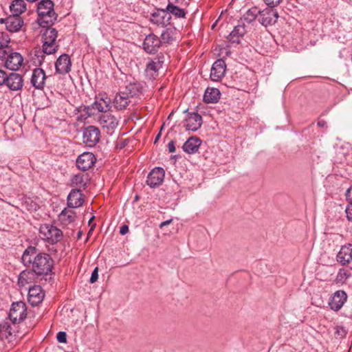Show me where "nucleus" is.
<instances>
[{
	"instance_id": "nucleus-1",
	"label": "nucleus",
	"mask_w": 352,
	"mask_h": 352,
	"mask_svg": "<svg viewBox=\"0 0 352 352\" xmlns=\"http://www.w3.org/2000/svg\"><path fill=\"white\" fill-rule=\"evenodd\" d=\"M22 261L25 265L31 267L38 276L50 273L54 265V261L49 254H36V249L31 246L23 252Z\"/></svg>"
},
{
	"instance_id": "nucleus-2",
	"label": "nucleus",
	"mask_w": 352,
	"mask_h": 352,
	"mask_svg": "<svg viewBox=\"0 0 352 352\" xmlns=\"http://www.w3.org/2000/svg\"><path fill=\"white\" fill-rule=\"evenodd\" d=\"M109 111L110 98L107 94H100L96 97L95 102L92 104L81 107L78 120L85 121L98 113H107Z\"/></svg>"
},
{
	"instance_id": "nucleus-3",
	"label": "nucleus",
	"mask_w": 352,
	"mask_h": 352,
	"mask_svg": "<svg viewBox=\"0 0 352 352\" xmlns=\"http://www.w3.org/2000/svg\"><path fill=\"white\" fill-rule=\"evenodd\" d=\"M23 56L12 50H4L0 54V65H3L7 69L17 71L23 64Z\"/></svg>"
},
{
	"instance_id": "nucleus-4",
	"label": "nucleus",
	"mask_w": 352,
	"mask_h": 352,
	"mask_svg": "<svg viewBox=\"0 0 352 352\" xmlns=\"http://www.w3.org/2000/svg\"><path fill=\"white\" fill-rule=\"evenodd\" d=\"M37 12L41 18V23H52L56 19L54 3L51 0H41L38 4Z\"/></svg>"
},
{
	"instance_id": "nucleus-5",
	"label": "nucleus",
	"mask_w": 352,
	"mask_h": 352,
	"mask_svg": "<svg viewBox=\"0 0 352 352\" xmlns=\"http://www.w3.org/2000/svg\"><path fill=\"white\" fill-rule=\"evenodd\" d=\"M57 31L52 27L47 28L43 33V50L46 54H52L56 52L58 49V45L56 40L57 38Z\"/></svg>"
},
{
	"instance_id": "nucleus-6",
	"label": "nucleus",
	"mask_w": 352,
	"mask_h": 352,
	"mask_svg": "<svg viewBox=\"0 0 352 352\" xmlns=\"http://www.w3.org/2000/svg\"><path fill=\"white\" fill-rule=\"evenodd\" d=\"M41 237L52 244L60 241L63 238V232L51 224L41 225L39 229Z\"/></svg>"
},
{
	"instance_id": "nucleus-7",
	"label": "nucleus",
	"mask_w": 352,
	"mask_h": 352,
	"mask_svg": "<svg viewBox=\"0 0 352 352\" xmlns=\"http://www.w3.org/2000/svg\"><path fill=\"white\" fill-rule=\"evenodd\" d=\"M27 307L25 302L19 301L13 302L9 312V318L13 323L23 321L27 315Z\"/></svg>"
},
{
	"instance_id": "nucleus-8",
	"label": "nucleus",
	"mask_w": 352,
	"mask_h": 352,
	"mask_svg": "<svg viewBox=\"0 0 352 352\" xmlns=\"http://www.w3.org/2000/svg\"><path fill=\"white\" fill-rule=\"evenodd\" d=\"M100 131L94 126H89L83 131V142L86 146L92 147L95 146L100 140Z\"/></svg>"
},
{
	"instance_id": "nucleus-9",
	"label": "nucleus",
	"mask_w": 352,
	"mask_h": 352,
	"mask_svg": "<svg viewBox=\"0 0 352 352\" xmlns=\"http://www.w3.org/2000/svg\"><path fill=\"white\" fill-rule=\"evenodd\" d=\"M150 21L157 26L166 27L170 24L171 16L166 9L157 10L151 14Z\"/></svg>"
},
{
	"instance_id": "nucleus-10",
	"label": "nucleus",
	"mask_w": 352,
	"mask_h": 352,
	"mask_svg": "<svg viewBox=\"0 0 352 352\" xmlns=\"http://www.w3.org/2000/svg\"><path fill=\"white\" fill-rule=\"evenodd\" d=\"M47 78V76L43 69L35 68L32 72L30 83L36 89L42 90L45 87Z\"/></svg>"
},
{
	"instance_id": "nucleus-11",
	"label": "nucleus",
	"mask_w": 352,
	"mask_h": 352,
	"mask_svg": "<svg viewBox=\"0 0 352 352\" xmlns=\"http://www.w3.org/2000/svg\"><path fill=\"white\" fill-rule=\"evenodd\" d=\"M165 172L162 168L156 167L148 174L146 184L151 188L159 186L164 179Z\"/></svg>"
},
{
	"instance_id": "nucleus-12",
	"label": "nucleus",
	"mask_w": 352,
	"mask_h": 352,
	"mask_svg": "<svg viewBox=\"0 0 352 352\" xmlns=\"http://www.w3.org/2000/svg\"><path fill=\"white\" fill-rule=\"evenodd\" d=\"M278 14L276 10L265 8L261 11L258 21L265 26L274 25L278 20Z\"/></svg>"
},
{
	"instance_id": "nucleus-13",
	"label": "nucleus",
	"mask_w": 352,
	"mask_h": 352,
	"mask_svg": "<svg viewBox=\"0 0 352 352\" xmlns=\"http://www.w3.org/2000/svg\"><path fill=\"white\" fill-rule=\"evenodd\" d=\"M96 161V158L92 153L85 152L78 157L76 165L79 169L85 171L91 168Z\"/></svg>"
},
{
	"instance_id": "nucleus-14",
	"label": "nucleus",
	"mask_w": 352,
	"mask_h": 352,
	"mask_svg": "<svg viewBox=\"0 0 352 352\" xmlns=\"http://www.w3.org/2000/svg\"><path fill=\"white\" fill-rule=\"evenodd\" d=\"M226 65L223 59L217 60L212 65L210 70V79L218 82L225 76Z\"/></svg>"
},
{
	"instance_id": "nucleus-15",
	"label": "nucleus",
	"mask_w": 352,
	"mask_h": 352,
	"mask_svg": "<svg viewBox=\"0 0 352 352\" xmlns=\"http://www.w3.org/2000/svg\"><path fill=\"white\" fill-rule=\"evenodd\" d=\"M162 44L160 38L154 34H149L143 42L144 50L149 54L156 52Z\"/></svg>"
},
{
	"instance_id": "nucleus-16",
	"label": "nucleus",
	"mask_w": 352,
	"mask_h": 352,
	"mask_svg": "<svg viewBox=\"0 0 352 352\" xmlns=\"http://www.w3.org/2000/svg\"><path fill=\"white\" fill-rule=\"evenodd\" d=\"M5 85L11 91H19L23 87L22 75L18 73H10L6 78Z\"/></svg>"
},
{
	"instance_id": "nucleus-17",
	"label": "nucleus",
	"mask_w": 352,
	"mask_h": 352,
	"mask_svg": "<svg viewBox=\"0 0 352 352\" xmlns=\"http://www.w3.org/2000/svg\"><path fill=\"white\" fill-rule=\"evenodd\" d=\"M202 124V118L197 112L188 113L184 121V126L188 131H195Z\"/></svg>"
},
{
	"instance_id": "nucleus-18",
	"label": "nucleus",
	"mask_w": 352,
	"mask_h": 352,
	"mask_svg": "<svg viewBox=\"0 0 352 352\" xmlns=\"http://www.w3.org/2000/svg\"><path fill=\"white\" fill-rule=\"evenodd\" d=\"M72 63L69 56L63 54L60 55L55 63L56 72L60 74H66L71 71Z\"/></svg>"
},
{
	"instance_id": "nucleus-19",
	"label": "nucleus",
	"mask_w": 352,
	"mask_h": 352,
	"mask_svg": "<svg viewBox=\"0 0 352 352\" xmlns=\"http://www.w3.org/2000/svg\"><path fill=\"white\" fill-rule=\"evenodd\" d=\"M347 299V295L345 292L342 290L336 291L331 297L329 305L331 309L338 311H339Z\"/></svg>"
},
{
	"instance_id": "nucleus-20",
	"label": "nucleus",
	"mask_w": 352,
	"mask_h": 352,
	"mask_svg": "<svg viewBox=\"0 0 352 352\" xmlns=\"http://www.w3.org/2000/svg\"><path fill=\"white\" fill-rule=\"evenodd\" d=\"M1 23L6 24V29L11 32H18L23 24L22 19L19 16L12 15L6 19H1Z\"/></svg>"
},
{
	"instance_id": "nucleus-21",
	"label": "nucleus",
	"mask_w": 352,
	"mask_h": 352,
	"mask_svg": "<svg viewBox=\"0 0 352 352\" xmlns=\"http://www.w3.org/2000/svg\"><path fill=\"white\" fill-rule=\"evenodd\" d=\"M44 296L41 287L34 285L29 289L28 301L32 306H36L43 301Z\"/></svg>"
},
{
	"instance_id": "nucleus-22",
	"label": "nucleus",
	"mask_w": 352,
	"mask_h": 352,
	"mask_svg": "<svg viewBox=\"0 0 352 352\" xmlns=\"http://www.w3.org/2000/svg\"><path fill=\"white\" fill-rule=\"evenodd\" d=\"M84 202V195L80 190H72L67 196V206L70 208L81 206Z\"/></svg>"
},
{
	"instance_id": "nucleus-23",
	"label": "nucleus",
	"mask_w": 352,
	"mask_h": 352,
	"mask_svg": "<svg viewBox=\"0 0 352 352\" xmlns=\"http://www.w3.org/2000/svg\"><path fill=\"white\" fill-rule=\"evenodd\" d=\"M38 275L31 268L22 271L19 276V285L21 287L34 283Z\"/></svg>"
},
{
	"instance_id": "nucleus-24",
	"label": "nucleus",
	"mask_w": 352,
	"mask_h": 352,
	"mask_svg": "<svg viewBox=\"0 0 352 352\" xmlns=\"http://www.w3.org/2000/svg\"><path fill=\"white\" fill-rule=\"evenodd\" d=\"M337 258L338 261L343 265L352 261V244L343 245L339 251Z\"/></svg>"
},
{
	"instance_id": "nucleus-25",
	"label": "nucleus",
	"mask_w": 352,
	"mask_h": 352,
	"mask_svg": "<svg viewBox=\"0 0 352 352\" xmlns=\"http://www.w3.org/2000/svg\"><path fill=\"white\" fill-rule=\"evenodd\" d=\"M163 60L160 58H155L146 65V72L151 78H155L159 69L162 67Z\"/></svg>"
},
{
	"instance_id": "nucleus-26",
	"label": "nucleus",
	"mask_w": 352,
	"mask_h": 352,
	"mask_svg": "<svg viewBox=\"0 0 352 352\" xmlns=\"http://www.w3.org/2000/svg\"><path fill=\"white\" fill-rule=\"evenodd\" d=\"M129 97L125 91H120L113 99L114 107L118 109H123L129 102Z\"/></svg>"
},
{
	"instance_id": "nucleus-27",
	"label": "nucleus",
	"mask_w": 352,
	"mask_h": 352,
	"mask_svg": "<svg viewBox=\"0 0 352 352\" xmlns=\"http://www.w3.org/2000/svg\"><path fill=\"white\" fill-rule=\"evenodd\" d=\"M221 96L220 91L214 87H208L204 95V101L206 103H216Z\"/></svg>"
},
{
	"instance_id": "nucleus-28",
	"label": "nucleus",
	"mask_w": 352,
	"mask_h": 352,
	"mask_svg": "<svg viewBox=\"0 0 352 352\" xmlns=\"http://www.w3.org/2000/svg\"><path fill=\"white\" fill-rule=\"evenodd\" d=\"M144 89L143 84L140 82H131L126 86L124 91L129 98L138 96L142 94Z\"/></svg>"
},
{
	"instance_id": "nucleus-29",
	"label": "nucleus",
	"mask_w": 352,
	"mask_h": 352,
	"mask_svg": "<svg viewBox=\"0 0 352 352\" xmlns=\"http://www.w3.org/2000/svg\"><path fill=\"white\" fill-rule=\"evenodd\" d=\"M76 213L72 208H65L58 215L59 221L64 225H69L76 219Z\"/></svg>"
},
{
	"instance_id": "nucleus-30",
	"label": "nucleus",
	"mask_w": 352,
	"mask_h": 352,
	"mask_svg": "<svg viewBox=\"0 0 352 352\" xmlns=\"http://www.w3.org/2000/svg\"><path fill=\"white\" fill-rule=\"evenodd\" d=\"M200 146V140L197 138H190L183 145V149L189 154L195 153Z\"/></svg>"
},
{
	"instance_id": "nucleus-31",
	"label": "nucleus",
	"mask_w": 352,
	"mask_h": 352,
	"mask_svg": "<svg viewBox=\"0 0 352 352\" xmlns=\"http://www.w3.org/2000/svg\"><path fill=\"white\" fill-rule=\"evenodd\" d=\"M245 30L243 25L235 26L234 30L228 36V40L233 43H239L240 38L243 36Z\"/></svg>"
},
{
	"instance_id": "nucleus-32",
	"label": "nucleus",
	"mask_w": 352,
	"mask_h": 352,
	"mask_svg": "<svg viewBox=\"0 0 352 352\" xmlns=\"http://www.w3.org/2000/svg\"><path fill=\"white\" fill-rule=\"evenodd\" d=\"M12 15L19 16L26 10V3L24 0H14L10 6Z\"/></svg>"
},
{
	"instance_id": "nucleus-33",
	"label": "nucleus",
	"mask_w": 352,
	"mask_h": 352,
	"mask_svg": "<svg viewBox=\"0 0 352 352\" xmlns=\"http://www.w3.org/2000/svg\"><path fill=\"white\" fill-rule=\"evenodd\" d=\"M12 336V327L10 324L7 322L0 323V340H8L10 341V338Z\"/></svg>"
},
{
	"instance_id": "nucleus-34",
	"label": "nucleus",
	"mask_w": 352,
	"mask_h": 352,
	"mask_svg": "<svg viewBox=\"0 0 352 352\" xmlns=\"http://www.w3.org/2000/svg\"><path fill=\"white\" fill-rule=\"evenodd\" d=\"M88 181L87 174H77L73 176L72 179V184L76 186L83 187L84 188L87 186Z\"/></svg>"
},
{
	"instance_id": "nucleus-35",
	"label": "nucleus",
	"mask_w": 352,
	"mask_h": 352,
	"mask_svg": "<svg viewBox=\"0 0 352 352\" xmlns=\"http://www.w3.org/2000/svg\"><path fill=\"white\" fill-rule=\"evenodd\" d=\"M261 11L256 7L249 9L243 15L244 21L248 23L254 21L256 17L259 18Z\"/></svg>"
},
{
	"instance_id": "nucleus-36",
	"label": "nucleus",
	"mask_w": 352,
	"mask_h": 352,
	"mask_svg": "<svg viewBox=\"0 0 352 352\" xmlns=\"http://www.w3.org/2000/svg\"><path fill=\"white\" fill-rule=\"evenodd\" d=\"M109 120H110L109 112H108L107 113L102 114L98 118V122L100 124V125L102 126V127L106 128L107 130H109V129L110 127Z\"/></svg>"
},
{
	"instance_id": "nucleus-37",
	"label": "nucleus",
	"mask_w": 352,
	"mask_h": 352,
	"mask_svg": "<svg viewBox=\"0 0 352 352\" xmlns=\"http://www.w3.org/2000/svg\"><path fill=\"white\" fill-rule=\"evenodd\" d=\"M10 42L8 34L6 32H0V49L7 48Z\"/></svg>"
},
{
	"instance_id": "nucleus-38",
	"label": "nucleus",
	"mask_w": 352,
	"mask_h": 352,
	"mask_svg": "<svg viewBox=\"0 0 352 352\" xmlns=\"http://www.w3.org/2000/svg\"><path fill=\"white\" fill-rule=\"evenodd\" d=\"M173 31L170 29H166L162 32V43H170L173 40Z\"/></svg>"
},
{
	"instance_id": "nucleus-39",
	"label": "nucleus",
	"mask_w": 352,
	"mask_h": 352,
	"mask_svg": "<svg viewBox=\"0 0 352 352\" xmlns=\"http://www.w3.org/2000/svg\"><path fill=\"white\" fill-rule=\"evenodd\" d=\"M56 339L60 343H65L67 342V334L64 331H60L57 333Z\"/></svg>"
},
{
	"instance_id": "nucleus-40",
	"label": "nucleus",
	"mask_w": 352,
	"mask_h": 352,
	"mask_svg": "<svg viewBox=\"0 0 352 352\" xmlns=\"http://www.w3.org/2000/svg\"><path fill=\"white\" fill-rule=\"evenodd\" d=\"M8 74L3 69H0V86L4 85Z\"/></svg>"
},
{
	"instance_id": "nucleus-41",
	"label": "nucleus",
	"mask_w": 352,
	"mask_h": 352,
	"mask_svg": "<svg viewBox=\"0 0 352 352\" xmlns=\"http://www.w3.org/2000/svg\"><path fill=\"white\" fill-rule=\"evenodd\" d=\"M98 278V268L96 267H95V269L94 270V271L91 273V276L90 277L89 281L91 283H94L95 282L97 281Z\"/></svg>"
},
{
	"instance_id": "nucleus-42",
	"label": "nucleus",
	"mask_w": 352,
	"mask_h": 352,
	"mask_svg": "<svg viewBox=\"0 0 352 352\" xmlns=\"http://www.w3.org/2000/svg\"><path fill=\"white\" fill-rule=\"evenodd\" d=\"M283 0H264L265 3L272 8L280 4Z\"/></svg>"
},
{
	"instance_id": "nucleus-43",
	"label": "nucleus",
	"mask_w": 352,
	"mask_h": 352,
	"mask_svg": "<svg viewBox=\"0 0 352 352\" xmlns=\"http://www.w3.org/2000/svg\"><path fill=\"white\" fill-rule=\"evenodd\" d=\"M346 214L348 220L352 221V204H349L346 207Z\"/></svg>"
},
{
	"instance_id": "nucleus-44",
	"label": "nucleus",
	"mask_w": 352,
	"mask_h": 352,
	"mask_svg": "<svg viewBox=\"0 0 352 352\" xmlns=\"http://www.w3.org/2000/svg\"><path fill=\"white\" fill-rule=\"evenodd\" d=\"M346 198L349 204H352V186L346 190Z\"/></svg>"
},
{
	"instance_id": "nucleus-45",
	"label": "nucleus",
	"mask_w": 352,
	"mask_h": 352,
	"mask_svg": "<svg viewBox=\"0 0 352 352\" xmlns=\"http://www.w3.org/2000/svg\"><path fill=\"white\" fill-rule=\"evenodd\" d=\"M129 232V227L126 225H123L120 227V233L122 235L126 234Z\"/></svg>"
},
{
	"instance_id": "nucleus-46",
	"label": "nucleus",
	"mask_w": 352,
	"mask_h": 352,
	"mask_svg": "<svg viewBox=\"0 0 352 352\" xmlns=\"http://www.w3.org/2000/svg\"><path fill=\"white\" fill-rule=\"evenodd\" d=\"M168 151L170 153H174L175 151V147L173 141L170 142L168 144Z\"/></svg>"
},
{
	"instance_id": "nucleus-47",
	"label": "nucleus",
	"mask_w": 352,
	"mask_h": 352,
	"mask_svg": "<svg viewBox=\"0 0 352 352\" xmlns=\"http://www.w3.org/2000/svg\"><path fill=\"white\" fill-rule=\"evenodd\" d=\"M171 221H172V219H168V220L164 221H163V222H162V223H160V228H162V227H164V226H167V225H168L169 223H171Z\"/></svg>"
},
{
	"instance_id": "nucleus-48",
	"label": "nucleus",
	"mask_w": 352,
	"mask_h": 352,
	"mask_svg": "<svg viewBox=\"0 0 352 352\" xmlns=\"http://www.w3.org/2000/svg\"><path fill=\"white\" fill-rule=\"evenodd\" d=\"M126 146V144L124 142H120V143H116V147L117 148H120V149H122V148H124V146Z\"/></svg>"
},
{
	"instance_id": "nucleus-49",
	"label": "nucleus",
	"mask_w": 352,
	"mask_h": 352,
	"mask_svg": "<svg viewBox=\"0 0 352 352\" xmlns=\"http://www.w3.org/2000/svg\"><path fill=\"white\" fill-rule=\"evenodd\" d=\"M161 136V133L160 132L155 137V143H156L157 142V140L160 139Z\"/></svg>"
},
{
	"instance_id": "nucleus-50",
	"label": "nucleus",
	"mask_w": 352,
	"mask_h": 352,
	"mask_svg": "<svg viewBox=\"0 0 352 352\" xmlns=\"http://www.w3.org/2000/svg\"><path fill=\"white\" fill-rule=\"evenodd\" d=\"M111 120H113V118L111 117ZM114 124V122L111 120V124L113 125Z\"/></svg>"
},
{
	"instance_id": "nucleus-51",
	"label": "nucleus",
	"mask_w": 352,
	"mask_h": 352,
	"mask_svg": "<svg viewBox=\"0 0 352 352\" xmlns=\"http://www.w3.org/2000/svg\"><path fill=\"white\" fill-rule=\"evenodd\" d=\"M318 125L323 126V124H322L321 122H318Z\"/></svg>"
}]
</instances>
